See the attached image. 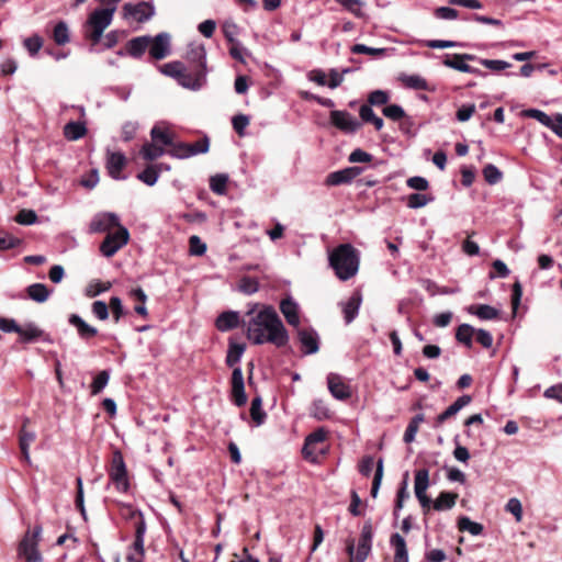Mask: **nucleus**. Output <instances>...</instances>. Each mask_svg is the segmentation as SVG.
<instances>
[{"instance_id": "nucleus-1", "label": "nucleus", "mask_w": 562, "mask_h": 562, "mask_svg": "<svg viewBox=\"0 0 562 562\" xmlns=\"http://www.w3.org/2000/svg\"><path fill=\"white\" fill-rule=\"evenodd\" d=\"M241 325L254 345L272 344L282 348L289 342L288 330L272 305H249Z\"/></svg>"}, {"instance_id": "nucleus-2", "label": "nucleus", "mask_w": 562, "mask_h": 562, "mask_svg": "<svg viewBox=\"0 0 562 562\" xmlns=\"http://www.w3.org/2000/svg\"><path fill=\"white\" fill-rule=\"evenodd\" d=\"M328 260L335 274L341 281L351 279L359 270V252L351 244H341L334 248Z\"/></svg>"}, {"instance_id": "nucleus-3", "label": "nucleus", "mask_w": 562, "mask_h": 562, "mask_svg": "<svg viewBox=\"0 0 562 562\" xmlns=\"http://www.w3.org/2000/svg\"><path fill=\"white\" fill-rule=\"evenodd\" d=\"M115 10L116 7L99 8L88 16L82 32L85 38L89 40L92 45L100 43L103 32L113 21Z\"/></svg>"}, {"instance_id": "nucleus-4", "label": "nucleus", "mask_w": 562, "mask_h": 562, "mask_svg": "<svg viewBox=\"0 0 562 562\" xmlns=\"http://www.w3.org/2000/svg\"><path fill=\"white\" fill-rule=\"evenodd\" d=\"M43 528L36 525L32 530H27L18 547V555L25 562H43V555L38 550Z\"/></svg>"}, {"instance_id": "nucleus-5", "label": "nucleus", "mask_w": 562, "mask_h": 562, "mask_svg": "<svg viewBox=\"0 0 562 562\" xmlns=\"http://www.w3.org/2000/svg\"><path fill=\"white\" fill-rule=\"evenodd\" d=\"M373 541V527L370 520L366 521L362 526L357 550L355 551L353 540L347 543V553L356 562H364L372 550Z\"/></svg>"}, {"instance_id": "nucleus-6", "label": "nucleus", "mask_w": 562, "mask_h": 562, "mask_svg": "<svg viewBox=\"0 0 562 562\" xmlns=\"http://www.w3.org/2000/svg\"><path fill=\"white\" fill-rule=\"evenodd\" d=\"M109 477L111 483L120 493H127L130 490V481L127 476L126 465L123 456L120 451H115L112 457L111 467L109 470Z\"/></svg>"}, {"instance_id": "nucleus-7", "label": "nucleus", "mask_w": 562, "mask_h": 562, "mask_svg": "<svg viewBox=\"0 0 562 562\" xmlns=\"http://www.w3.org/2000/svg\"><path fill=\"white\" fill-rule=\"evenodd\" d=\"M168 154L178 159H187L199 154H205L210 149V139L207 136H203L193 144L188 143H172L170 145Z\"/></svg>"}, {"instance_id": "nucleus-8", "label": "nucleus", "mask_w": 562, "mask_h": 562, "mask_svg": "<svg viewBox=\"0 0 562 562\" xmlns=\"http://www.w3.org/2000/svg\"><path fill=\"white\" fill-rule=\"evenodd\" d=\"M130 232L125 226H120L115 232H109L100 245V252L106 257H113L121 248L127 245Z\"/></svg>"}, {"instance_id": "nucleus-9", "label": "nucleus", "mask_w": 562, "mask_h": 562, "mask_svg": "<svg viewBox=\"0 0 562 562\" xmlns=\"http://www.w3.org/2000/svg\"><path fill=\"white\" fill-rule=\"evenodd\" d=\"M122 11L124 19H132L138 23H145L156 14L155 5L147 1L126 2L122 7Z\"/></svg>"}, {"instance_id": "nucleus-10", "label": "nucleus", "mask_w": 562, "mask_h": 562, "mask_svg": "<svg viewBox=\"0 0 562 562\" xmlns=\"http://www.w3.org/2000/svg\"><path fill=\"white\" fill-rule=\"evenodd\" d=\"M479 57L472 54H446L442 64L451 69L472 74L482 75V71L467 64V61H477Z\"/></svg>"}, {"instance_id": "nucleus-11", "label": "nucleus", "mask_w": 562, "mask_h": 562, "mask_svg": "<svg viewBox=\"0 0 562 562\" xmlns=\"http://www.w3.org/2000/svg\"><path fill=\"white\" fill-rule=\"evenodd\" d=\"M206 82L207 71L200 70L191 66H184V70L181 78H179L178 85L191 91H199L206 86Z\"/></svg>"}, {"instance_id": "nucleus-12", "label": "nucleus", "mask_w": 562, "mask_h": 562, "mask_svg": "<svg viewBox=\"0 0 562 562\" xmlns=\"http://www.w3.org/2000/svg\"><path fill=\"white\" fill-rule=\"evenodd\" d=\"M330 123L348 134L356 133L361 126V123L345 110H333L330 112Z\"/></svg>"}, {"instance_id": "nucleus-13", "label": "nucleus", "mask_w": 562, "mask_h": 562, "mask_svg": "<svg viewBox=\"0 0 562 562\" xmlns=\"http://www.w3.org/2000/svg\"><path fill=\"white\" fill-rule=\"evenodd\" d=\"M231 400L237 406L241 407L247 403V395L245 392V382L243 370L240 367L234 368L231 379Z\"/></svg>"}, {"instance_id": "nucleus-14", "label": "nucleus", "mask_w": 562, "mask_h": 562, "mask_svg": "<svg viewBox=\"0 0 562 562\" xmlns=\"http://www.w3.org/2000/svg\"><path fill=\"white\" fill-rule=\"evenodd\" d=\"M363 168L361 167H347L337 171L328 173L325 180L327 187H336L341 184L351 183L359 175H361Z\"/></svg>"}, {"instance_id": "nucleus-15", "label": "nucleus", "mask_w": 562, "mask_h": 562, "mask_svg": "<svg viewBox=\"0 0 562 562\" xmlns=\"http://www.w3.org/2000/svg\"><path fill=\"white\" fill-rule=\"evenodd\" d=\"M120 226H122V225L120 223V217L117 216V214L112 213V212H104V213L97 214L92 218V221L90 223V232L103 233V232L110 231L113 227H117V229H119Z\"/></svg>"}, {"instance_id": "nucleus-16", "label": "nucleus", "mask_w": 562, "mask_h": 562, "mask_svg": "<svg viewBox=\"0 0 562 562\" xmlns=\"http://www.w3.org/2000/svg\"><path fill=\"white\" fill-rule=\"evenodd\" d=\"M327 385L330 394L336 400L346 401L351 397V387L344 381L340 374L329 373L327 375Z\"/></svg>"}, {"instance_id": "nucleus-17", "label": "nucleus", "mask_w": 562, "mask_h": 562, "mask_svg": "<svg viewBox=\"0 0 562 562\" xmlns=\"http://www.w3.org/2000/svg\"><path fill=\"white\" fill-rule=\"evenodd\" d=\"M149 55L156 60L164 59L170 54V35L168 33H159L151 37L148 46Z\"/></svg>"}, {"instance_id": "nucleus-18", "label": "nucleus", "mask_w": 562, "mask_h": 562, "mask_svg": "<svg viewBox=\"0 0 562 562\" xmlns=\"http://www.w3.org/2000/svg\"><path fill=\"white\" fill-rule=\"evenodd\" d=\"M297 338L304 355H314L319 349V336L313 328H301L297 330Z\"/></svg>"}, {"instance_id": "nucleus-19", "label": "nucleus", "mask_w": 562, "mask_h": 562, "mask_svg": "<svg viewBox=\"0 0 562 562\" xmlns=\"http://www.w3.org/2000/svg\"><path fill=\"white\" fill-rule=\"evenodd\" d=\"M279 307L286 323L293 327H299L301 319L297 302L291 295H288L281 300Z\"/></svg>"}, {"instance_id": "nucleus-20", "label": "nucleus", "mask_w": 562, "mask_h": 562, "mask_svg": "<svg viewBox=\"0 0 562 562\" xmlns=\"http://www.w3.org/2000/svg\"><path fill=\"white\" fill-rule=\"evenodd\" d=\"M126 157L121 151L108 153L106 156V170L111 178L115 180H124L125 176H122V170L126 166Z\"/></svg>"}, {"instance_id": "nucleus-21", "label": "nucleus", "mask_w": 562, "mask_h": 562, "mask_svg": "<svg viewBox=\"0 0 562 562\" xmlns=\"http://www.w3.org/2000/svg\"><path fill=\"white\" fill-rule=\"evenodd\" d=\"M68 323L76 328L77 335L80 339L89 341L98 335V329L89 325L80 315L70 314Z\"/></svg>"}, {"instance_id": "nucleus-22", "label": "nucleus", "mask_w": 562, "mask_h": 562, "mask_svg": "<svg viewBox=\"0 0 562 562\" xmlns=\"http://www.w3.org/2000/svg\"><path fill=\"white\" fill-rule=\"evenodd\" d=\"M362 303V294L360 291H355L347 302L341 303L344 319L347 325L352 323L359 314Z\"/></svg>"}, {"instance_id": "nucleus-23", "label": "nucleus", "mask_w": 562, "mask_h": 562, "mask_svg": "<svg viewBox=\"0 0 562 562\" xmlns=\"http://www.w3.org/2000/svg\"><path fill=\"white\" fill-rule=\"evenodd\" d=\"M187 60L189 66L209 72L206 67V50L204 45H190L187 52Z\"/></svg>"}, {"instance_id": "nucleus-24", "label": "nucleus", "mask_w": 562, "mask_h": 562, "mask_svg": "<svg viewBox=\"0 0 562 562\" xmlns=\"http://www.w3.org/2000/svg\"><path fill=\"white\" fill-rule=\"evenodd\" d=\"M151 42V36L143 35L130 40L126 44V53L133 58H140Z\"/></svg>"}, {"instance_id": "nucleus-25", "label": "nucleus", "mask_w": 562, "mask_h": 562, "mask_svg": "<svg viewBox=\"0 0 562 562\" xmlns=\"http://www.w3.org/2000/svg\"><path fill=\"white\" fill-rule=\"evenodd\" d=\"M398 79L408 89L425 90V91H430V92H435L436 91V87L435 86H430L428 83V81L424 77H422L419 75L402 74L398 77Z\"/></svg>"}, {"instance_id": "nucleus-26", "label": "nucleus", "mask_w": 562, "mask_h": 562, "mask_svg": "<svg viewBox=\"0 0 562 562\" xmlns=\"http://www.w3.org/2000/svg\"><path fill=\"white\" fill-rule=\"evenodd\" d=\"M239 325V313L235 311L223 312L217 316L215 321V326L220 331H228L237 328Z\"/></svg>"}, {"instance_id": "nucleus-27", "label": "nucleus", "mask_w": 562, "mask_h": 562, "mask_svg": "<svg viewBox=\"0 0 562 562\" xmlns=\"http://www.w3.org/2000/svg\"><path fill=\"white\" fill-rule=\"evenodd\" d=\"M390 544L394 549L393 562H409L406 541L403 536L395 532L390 538Z\"/></svg>"}, {"instance_id": "nucleus-28", "label": "nucleus", "mask_w": 562, "mask_h": 562, "mask_svg": "<svg viewBox=\"0 0 562 562\" xmlns=\"http://www.w3.org/2000/svg\"><path fill=\"white\" fill-rule=\"evenodd\" d=\"M246 350V344L244 342H236L233 339H229L228 342V349L226 353L225 363L229 368H237L239 367L238 363L241 360V357Z\"/></svg>"}, {"instance_id": "nucleus-29", "label": "nucleus", "mask_w": 562, "mask_h": 562, "mask_svg": "<svg viewBox=\"0 0 562 562\" xmlns=\"http://www.w3.org/2000/svg\"><path fill=\"white\" fill-rule=\"evenodd\" d=\"M472 401L470 395H462L458 397L450 406H448L441 414L436 418V425H441L448 418L454 416L459 411L467 406Z\"/></svg>"}, {"instance_id": "nucleus-30", "label": "nucleus", "mask_w": 562, "mask_h": 562, "mask_svg": "<svg viewBox=\"0 0 562 562\" xmlns=\"http://www.w3.org/2000/svg\"><path fill=\"white\" fill-rule=\"evenodd\" d=\"M327 431L324 428H318L311 432L306 438L302 449V453L305 459L314 461L315 459L312 457L313 451L311 450V446L323 442L326 439Z\"/></svg>"}, {"instance_id": "nucleus-31", "label": "nucleus", "mask_w": 562, "mask_h": 562, "mask_svg": "<svg viewBox=\"0 0 562 562\" xmlns=\"http://www.w3.org/2000/svg\"><path fill=\"white\" fill-rule=\"evenodd\" d=\"M150 137L154 143L162 146H170L173 143L172 135L165 123L156 124L150 131Z\"/></svg>"}, {"instance_id": "nucleus-32", "label": "nucleus", "mask_w": 562, "mask_h": 562, "mask_svg": "<svg viewBox=\"0 0 562 562\" xmlns=\"http://www.w3.org/2000/svg\"><path fill=\"white\" fill-rule=\"evenodd\" d=\"M458 499V494L452 492H441L432 502V508L437 512L451 509Z\"/></svg>"}, {"instance_id": "nucleus-33", "label": "nucleus", "mask_w": 562, "mask_h": 562, "mask_svg": "<svg viewBox=\"0 0 562 562\" xmlns=\"http://www.w3.org/2000/svg\"><path fill=\"white\" fill-rule=\"evenodd\" d=\"M467 311L480 319L491 321L498 317V310L487 304L470 305Z\"/></svg>"}, {"instance_id": "nucleus-34", "label": "nucleus", "mask_w": 562, "mask_h": 562, "mask_svg": "<svg viewBox=\"0 0 562 562\" xmlns=\"http://www.w3.org/2000/svg\"><path fill=\"white\" fill-rule=\"evenodd\" d=\"M162 164L147 166L136 177L143 183L153 187L159 179Z\"/></svg>"}, {"instance_id": "nucleus-35", "label": "nucleus", "mask_w": 562, "mask_h": 562, "mask_svg": "<svg viewBox=\"0 0 562 562\" xmlns=\"http://www.w3.org/2000/svg\"><path fill=\"white\" fill-rule=\"evenodd\" d=\"M27 296L37 303H44L49 297L52 291L43 283H33L26 288Z\"/></svg>"}, {"instance_id": "nucleus-36", "label": "nucleus", "mask_w": 562, "mask_h": 562, "mask_svg": "<svg viewBox=\"0 0 562 562\" xmlns=\"http://www.w3.org/2000/svg\"><path fill=\"white\" fill-rule=\"evenodd\" d=\"M87 133L85 122H69L64 126V135L68 140H77L83 137Z\"/></svg>"}, {"instance_id": "nucleus-37", "label": "nucleus", "mask_w": 562, "mask_h": 562, "mask_svg": "<svg viewBox=\"0 0 562 562\" xmlns=\"http://www.w3.org/2000/svg\"><path fill=\"white\" fill-rule=\"evenodd\" d=\"M35 438H36V435L34 431H27V430H25V427H23L21 429L19 443H20V449H21L23 459L27 463L31 462L30 446L35 440Z\"/></svg>"}, {"instance_id": "nucleus-38", "label": "nucleus", "mask_w": 562, "mask_h": 562, "mask_svg": "<svg viewBox=\"0 0 562 562\" xmlns=\"http://www.w3.org/2000/svg\"><path fill=\"white\" fill-rule=\"evenodd\" d=\"M250 416L256 426H261L267 419V413L262 408V398L257 395L250 405Z\"/></svg>"}, {"instance_id": "nucleus-39", "label": "nucleus", "mask_w": 562, "mask_h": 562, "mask_svg": "<svg viewBox=\"0 0 562 562\" xmlns=\"http://www.w3.org/2000/svg\"><path fill=\"white\" fill-rule=\"evenodd\" d=\"M43 330L40 329L34 323H27L23 326H20V331L18 333L21 341L31 342L38 339L43 335Z\"/></svg>"}, {"instance_id": "nucleus-40", "label": "nucleus", "mask_w": 562, "mask_h": 562, "mask_svg": "<svg viewBox=\"0 0 562 562\" xmlns=\"http://www.w3.org/2000/svg\"><path fill=\"white\" fill-rule=\"evenodd\" d=\"M228 175L216 173L210 178V189L217 195H225L227 193Z\"/></svg>"}, {"instance_id": "nucleus-41", "label": "nucleus", "mask_w": 562, "mask_h": 562, "mask_svg": "<svg viewBox=\"0 0 562 562\" xmlns=\"http://www.w3.org/2000/svg\"><path fill=\"white\" fill-rule=\"evenodd\" d=\"M458 528L461 531H468L472 536L482 535L484 527L482 524L471 520L467 516H461L458 520Z\"/></svg>"}, {"instance_id": "nucleus-42", "label": "nucleus", "mask_w": 562, "mask_h": 562, "mask_svg": "<svg viewBox=\"0 0 562 562\" xmlns=\"http://www.w3.org/2000/svg\"><path fill=\"white\" fill-rule=\"evenodd\" d=\"M146 530V521H140L137 526H135V539L132 546V551L145 554L144 543Z\"/></svg>"}, {"instance_id": "nucleus-43", "label": "nucleus", "mask_w": 562, "mask_h": 562, "mask_svg": "<svg viewBox=\"0 0 562 562\" xmlns=\"http://www.w3.org/2000/svg\"><path fill=\"white\" fill-rule=\"evenodd\" d=\"M53 40L57 45H65L70 41V33L65 21H59L53 30Z\"/></svg>"}, {"instance_id": "nucleus-44", "label": "nucleus", "mask_w": 562, "mask_h": 562, "mask_svg": "<svg viewBox=\"0 0 562 562\" xmlns=\"http://www.w3.org/2000/svg\"><path fill=\"white\" fill-rule=\"evenodd\" d=\"M165 154V149L162 146H159L157 143H146L143 145L140 149V155L145 160H155L161 157Z\"/></svg>"}, {"instance_id": "nucleus-45", "label": "nucleus", "mask_w": 562, "mask_h": 562, "mask_svg": "<svg viewBox=\"0 0 562 562\" xmlns=\"http://www.w3.org/2000/svg\"><path fill=\"white\" fill-rule=\"evenodd\" d=\"M183 70H184V64L181 61H170V63L164 64L160 67V71L164 75L173 78L177 82H179V78H181Z\"/></svg>"}, {"instance_id": "nucleus-46", "label": "nucleus", "mask_w": 562, "mask_h": 562, "mask_svg": "<svg viewBox=\"0 0 562 562\" xmlns=\"http://www.w3.org/2000/svg\"><path fill=\"white\" fill-rule=\"evenodd\" d=\"M429 486V471L427 469H419L415 472L414 491L415 494H420L427 491Z\"/></svg>"}, {"instance_id": "nucleus-47", "label": "nucleus", "mask_w": 562, "mask_h": 562, "mask_svg": "<svg viewBox=\"0 0 562 562\" xmlns=\"http://www.w3.org/2000/svg\"><path fill=\"white\" fill-rule=\"evenodd\" d=\"M434 201V196L425 193H412L407 196V206L409 209H420Z\"/></svg>"}, {"instance_id": "nucleus-48", "label": "nucleus", "mask_w": 562, "mask_h": 562, "mask_svg": "<svg viewBox=\"0 0 562 562\" xmlns=\"http://www.w3.org/2000/svg\"><path fill=\"white\" fill-rule=\"evenodd\" d=\"M474 328L469 324H461L456 333V339L464 344L468 348L472 347V336Z\"/></svg>"}, {"instance_id": "nucleus-49", "label": "nucleus", "mask_w": 562, "mask_h": 562, "mask_svg": "<svg viewBox=\"0 0 562 562\" xmlns=\"http://www.w3.org/2000/svg\"><path fill=\"white\" fill-rule=\"evenodd\" d=\"M43 38L38 34H34L30 37L24 38L23 46L27 50L31 57L37 55V53L43 47Z\"/></svg>"}, {"instance_id": "nucleus-50", "label": "nucleus", "mask_w": 562, "mask_h": 562, "mask_svg": "<svg viewBox=\"0 0 562 562\" xmlns=\"http://www.w3.org/2000/svg\"><path fill=\"white\" fill-rule=\"evenodd\" d=\"M483 176L488 184H496L503 179V172L493 164L483 168Z\"/></svg>"}, {"instance_id": "nucleus-51", "label": "nucleus", "mask_w": 562, "mask_h": 562, "mask_svg": "<svg viewBox=\"0 0 562 562\" xmlns=\"http://www.w3.org/2000/svg\"><path fill=\"white\" fill-rule=\"evenodd\" d=\"M238 290L247 295H251L259 290V282L252 277H243L238 283Z\"/></svg>"}, {"instance_id": "nucleus-52", "label": "nucleus", "mask_w": 562, "mask_h": 562, "mask_svg": "<svg viewBox=\"0 0 562 562\" xmlns=\"http://www.w3.org/2000/svg\"><path fill=\"white\" fill-rule=\"evenodd\" d=\"M110 380V373L106 370H103L97 374V376L93 379L90 387H91V394L97 395L99 394L109 383Z\"/></svg>"}, {"instance_id": "nucleus-53", "label": "nucleus", "mask_w": 562, "mask_h": 562, "mask_svg": "<svg viewBox=\"0 0 562 562\" xmlns=\"http://www.w3.org/2000/svg\"><path fill=\"white\" fill-rule=\"evenodd\" d=\"M22 240L9 233L0 231V251L13 249L20 246Z\"/></svg>"}, {"instance_id": "nucleus-54", "label": "nucleus", "mask_w": 562, "mask_h": 562, "mask_svg": "<svg viewBox=\"0 0 562 562\" xmlns=\"http://www.w3.org/2000/svg\"><path fill=\"white\" fill-rule=\"evenodd\" d=\"M122 515L124 516V518L133 520L134 527L137 526L140 521H145L143 513L130 504H125L122 506Z\"/></svg>"}, {"instance_id": "nucleus-55", "label": "nucleus", "mask_w": 562, "mask_h": 562, "mask_svg": "<svg viewBox=\"0 0 562 562\" xmlns=\"http://www.w3.org/2000/svg\"><path fill=\"white\" fill-rule=\"evenodd\" d=\"M477 61L482 66L486 67L487 69H490L492 71H502V70H505V69L512 67L510 63H508L506 60H501V59H485V58L479 57Z\"/></svg>"}, {"instance_id": "nucleus-56", "label": "nucleus", "mask_w": 562, "mask_h": 562, "mask_svg": "<svg viewBox=\"0 0 562 562\" xmlns=\"http://www.w3.org/2000/svg\"><path fill=\"white\" fill-rule=\"evenodd\" d=\"M386 52H387L386 48H374V47L367 46L364 44H355L351 47L352 54H367V55H372L375 57L384 56L386 54Z\"/></svg>"}, {"instance_id": "nucleus-57", "label": "nucleus", "mask_w": 562, "mask_h": 562, "mask_svg": "<svg viewBox=\"0 0 562 562\" xmlns=\"http://www.w3.org/2000/svg\"><path fill=\"white\" fill-rule=\"evenodd\" d=\"M390 94L384 90H374L368 97L369 105L371 106H380L384 105L389 102Z\"/></svg>"}, {"instance_id": "nucleus-58", "label": "nucleus", "mask_w": 562, "mask_h": 562, "mask_svg": "<svg viewBox=\"0 0 562 562\" xmlns=\"http://www.w3.org/2000/svg\"><path fill=\"white\" fill-rule=\"evenodd\" d=\"M375 465H376L375 473H374V477H373V482H372V486H371V496L373 498L376 497L380 486H381V482H382V477H383V459L380 458Z\"/></svg>"}, {"instance_id": "nucleus-59", "label": "nucleus", "mask_w": 562, "mask_h": 562, "mask_svg": "<svg viewBox=\"0 0 562 562\" xmlns=\"http://www.w3.org/2000/svg\"><path fill=\"white\" fill-rule=\"evenodd\" d=\"M382 113L384 116H386L387 119H390L392 121H400V120L404 119L406 115L404 109L398 104L386 105L382 110Z\"/></svg>"}, {"instance_id": "nucleus-60", "label": "nucleus", "mask_w": 562, "mask_h": 562, "mask_svg": "<svg viewBox=\"0 0 562 562\" xmlns=\"http://www.w3.org/2000/svg\"><path fill=\"white\" fill-rule=\"evenodd\" d=\"M37 218L35 211L23 209L16 214L14 220L21 225H32L37 222Z\"/></svg>"}, {"instance_id": "nucleus-61", "label": "nucleus", "mask_w": 562, "mask_h": 562, "mask_svg": "<svg viewBox=\"0 0 562 562\" xmlns=\"http://www.w3.org/2000/svg\"><path fill=\"white\" fill-rule=\"evenodd\" d=\"M341 4L346 10L351 12L353 15L360 18L363 16L361 7L363 5L362 0H335Z\"/></svg>"}, {"instance_id": "nucleus-62", "label": "nucleus", "mask_w": 562, "mask_h": 562, "mask_svg": "<svg viewBox=\"0 0 562 562\" xmlns=\"http://www.w3.org/2000/svg\"><path fill=\"white\" fill-rule=\"evenodd\" d=\"M234 131L239 135H245V130L249 125V116L246 114H237L232 119Z\"/></svg>"}, {"instance_id": "nucleus-63", "label": "nucleus", "mask_w": 562, "mask_h": 562, "mask_svg": "<svg viewBox=\"0 0 562 562\" xmlns=\"http://www.w3.org/2000/svg\"><path fill=\"white\" fill-rule=\"evenodd\" d=\"M475 109L476 108L474 103L463 104L458 109L456 113V119L459 122H467L473 116V114L475 113Z\"/></svg>"}, {"instance_id": "nucleus-64", "label": "nucleus", "mask_w": 562, "mask_h": 562, "mask_svg": "<svg viewBox=\"0 0 562 562\" xmlns=\"http://www.w3.org/2000/svg\"><path fill=\"white\" fill-rule=\"evenodd\" d=\"M406 184L408 188L416 191H426L429 188V182L426 178L414 176L407 179Z\"/></svg>"}]
</instances>
